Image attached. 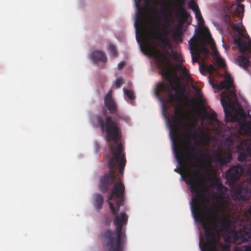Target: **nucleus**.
<instances>
[{
    "label": "nucleus",
    "mask_w": 251,
    "mask_h": 251,
    "mask_svg": "<svg viewBox=\"0 0 251 251\" xmlns=\"http://www.w3.org/2000/svg\"><path fill=\"white\" fill-rule=\"evenodd\" d=\"M98 121L102 129L105 130L106 133V141H113L115 146L109 147L112 154L108 161L109 170L100 177V189L105 193L114 184L110 194L108 196V203L110 209L114 215L113 224L115 226V232L111 230H106L103 235V244L105 251H124L126 243L125 231L123 230V226L126 225L128 216L125 212L118 214L120 207L125 200V187L121 181L118 169L120 175H122L126 164L125 153L123 152L121 143H119V129L116 123L112 121L110 117H107L105 123H103L101 118Z\"/></svg>",
    "instance_id": "obj_1"
},
{
    "label": "nucleus",
    "mask_w": 251,
    "mask_h": 251,
    "mask_svg": "<svg viewBox=\"0 0 251 251\" xmlns=\"http://www.w3.org/2000/svg\"><path fill=\"white\" fill-rule=\"evenodd\" d=\"M184 177L191 192L195 194L192 200L193 214L204 230L206 242H200L201 251H217L220 233L230 228V222L227 219L220 218L217 212L208 206V188L200 185V174L198 171H186Z\"/></svg>",
    "instance_id": "obj_2"
},
{
    "label": "nucleus",
    "mask_w": 251,
    "mask_h": 251,
    "mask_svg": "<svg viewBox=\"0 0 251 251\" xmlns=\"http://www.w3.org/2000/svg\"><path fill=\"white\" fill-rule=\"evenodd\" d=\"M220 90L225 89L221 93V101L224 108L225 119L226 122H236L239 127V133L241 135L251 136V120L247 121L246 114L242 109L233 111L234 106L231 97L235 96L233 80L231 76L226 75L224 80L218 84ZM237 159L240 161L246 160L248 157H251V139H246L237 145Z\"/></svg>",
    "instance_id": "obj_3"
},
{
    "label": "nucleus",
    "mask_w": 251,
    "mask_h": 251,
    "mask_svg": "<svg viewBox=\"0 0 251 251\" xmlns=\"http://www.w3.org/2000/svg\"><path fill=\"white\" fill-rule=\"evenodd\" d=\"M191 127L187 125L183 132L184 136L182 140L183 146L180 144H176L174 141V150L175 156L181 167L187 169L188 165L187 157L189 159V164L192 168L197 167L196 163L201 162L203 157V151L199 148L192 145L190 143V139L195 140L196 133H191Z\"/></svg>",
    "instance_id": "obj_4"
},
{
    "label": "nucleus",
    "mask_w": 251,
    "mask_h": 251,
    "mask_svg": "<svg viewBox=\"0 0 251 251\" xmlns=\"http://www.w3.org/2000/svg\"><path fill=\"white\" fill-rule=\"evenodd\" d=\"M136 33H157V0H134Z\"/></svg>",
    "instance_id": "obj_5"
},
{
    "label": "nucleus",
    "mask_w": 251,
    "mask_h": 251,
    "mask_svg": "<svg viewBox=\"0 0 251 251\" xmlns=\"http://www.w3.org/2000/svg\"><path fill=\"white\" fill-rule=\"evenodd\" d=\"M244 5L239 3L237 5L233 13L225 14L224 21L228 26L237 32V35L234 38V42L237 44L239 51L245 54H248L250 52V50L244 40V35L239 30L240 24L238 23H233L235 16L239 18H242L244 16Z\"/></svg>",
    "instance_id": "obj_6"
},
{
    "label": "nucleus",
    "mask_w": 251,
    "mask_h": 251,
    "mask_svg": "<svg viewBox=\"0 0 251 251\" xmlns=\"http://www.w3.org/2000/svg\"><path fill=\"white\" fill-rule=\"evenodd\" d=\"M234 226L240 227V230L235 232L234 241L243 243L251 238V205L248 210L239 214L234 220Z\"/></svg>",
    "instance_id": "obj_7"
},
{
    "label": "nucleus",
    "mask_w": 251,
    "mask_h": 251,
    "mask_svg": "<svg viewBox=\"0 0 251 251\" xmlns=\"http://www.w3.org/2000/svg\"><path fill=\"white\" fill-rule=\"evenodd\" d=\"M104 105H105V107L109 111V113L111 114L115 115V120H114L112 119V117L110 116H106L105 119H104L103 118V117H102L101 116H100V115H96L94 118V121L97 123V124H98V126L100 127L101 130L103 132H105V134H106L105 130L102 129V128L101 127V126H100V124L98 121V118L99 117L101 118V119H102V122L103 123H105L107 117H110L111 118V119L112 120V121L116 123V124L117 125V126H118V127L119 129V137H120V139L119 140V142L121 139L120 128L118 125L117 121L119 120V119H122V117L121 115H120L118 113L117 104L116 103V102L115 101L113 98H112L111 90L109 91L105 95L104 99ZM106 136L107 135H106V138H107Z\"/></svg>",
    "instance_id": "obj_8"
},
{
    "label": "nucleus",
    "mask_w": 251,
    "mask_h": 251,
    "mask_svg": "<svg viewBox=\"0 0 251 251\" xmlns=\"http://www.w3.org/2000/svg\"><path fill=\"white\" fill-rule=\"evenodd\" d=\"M232 159V154L229 151H221L218 150L213 151L211 159L218 167L222 168L230 163Z\"/></svg>",
    "instance_id": "obj_9"
},
{
    "label": "nucleus",
    "mask_w": 251,
    "mask_h": 251,
    "mask_svg": "<svg viewBox=\"0 0 251 251\" xmlns=\"http://www.w3.org/2000/svg\"><path fill=\"white\" fill-rule=\"evenodd\" d=\"M242 172L243 169L240 166H233L226 172V178L230 185H233L240 179Z\"/></svg>",
    "instance_id": "obj_10"
},
{
    "label": "nucleus",
    "mask_w": 251,
    "mask_h": 251,
    "mask_svg": "<svg viewBox=\"0 0 251 251\" xmlns=\"http://www.w3.org/2000/svg\"><path fill=\"white\" fill-rule=\"evenodd\" d=\"M192 60L193 62L198 61L201 56L200 41L198 37H193L189 42Z\"/></svg>",
    "instance_id": "obj_11"
},
{
    "label": "nucleus",
    "mask_w": 251,
    "mask_h": 251,
    "mask_svg": "<svg viewBox=\"0 0 251 251\" xmlns=\"http://www.w3.org/2000/svg\"><path fill=\"white\" fill-rule=\"evenodd\" d=\"M187 124H185L184 126V129H185V125ZM191 127V133H192V131H194L193 133H196L197 138L195 140H194V143L195 146H198L199 144H201L203 145H206L209 144L210 142L209 138L207 135H202L201 132V130L200 128L196 129V127L192 126L191 125L188 124Z\"/></svg>",
    "instance_id": "obj_12"
},
{
    "label": "nucleus",
    "mask_w": 251,
    "mask_h": 251,
    "mask_svg": "<svg viewBox=\"0 0 251 251\" xmlns=\"http://www.w3.org/2000/svg\"><path fill=\"white\" fill-rule=\"evenodd\" d=\"M159 0H158V11L159 10ZM159 17L158 15V68L159 67V57L161 53L160 50L158 48L160 44H161L163 48L165 50L166 49H171L172 45L169 40L167 38L161 39L160 37V31H159Z\"/></svg>",
    "instance_id": "obj_13"
},
{
    "label": "nucleus",
    "mask_w": 251,
    "mask_h": 251,
    "mask_svg": "<svg viewBox=\"0 0 251 251\" xmlns=\"http://www.w3.org/2000/svg\"><path fill=\"white\" fill-rule=\"evenodd\" d=\"M181 115L178 111L175 112L172 118V123L171 125V133L175 136L178 135V126L181 121Z\"/></svg>",
    "instance_id": "obj_14"
},
{
    "label": "nucleus",
    "mask_w": 251,
    "mask_h": 251,
    "mask_svg": "<svg viewBox=\"0 0 251 251\" xmlns=\"http://www.w3.org/2000/svg\"><path fill=\"white\" fill-rule=\"evenodd\" d=\"M184 0L181 3L178 2L176 4V16L179 18L180 20L185 21L189 16V13L187 12L183 4Z\"/></svg>",
    "instance_id": "obj_15"
},
{
    "label": "nucleus",
    "mask_w": 251,
    "mask_h": 251,
    "mask_svg": "<svg viewBox=\"0 0 251 251\" xmlns=\"http://www.w3.org/2000/svg\"><path fill=\"white\" fill-rule=\"evenodd\" d=\"M91 59L94 62H106L107 58L103 52L101 50L93 51L91 55Z\"/></svg>",
    "instance_id": "obj_16"
},
{
    "label": "nucleus",
    "mask_w": 251,
    "mask_h": 251,
    "mask_svg": "<svg viewBox=\"0 0 251 251\" xmlns=\"http://www.w3.org/2000/svg\"><path fill=\"white\" fill-rule=\"evenodd\" d=\"M93 204L95 207L98 211L100 210L104 201L103 196L100 194L96 193L93 195Z\"/></svg>",
    "instance_id": "obj_17"
},
{
    "label": "nucleus",
    "mask_w": 251,
    "mask_h": 251,
    "mask_svg": "<svg viewBox=\"0 0 251 251\" xmlns=\"http://www.w3.org/2000/svg\"><path fill=\"white\" fill-rule=\"evenodd\" d=\"M248 193L249 190L248 189H244L241 186H239L236 190V194L237 198L244 201H247L249 199Z\"/></svg>",
    "instance_id": "obj_18"
},
{
    "label": "nucleus",
    "mask_w": 251,
    "mask_h": 251,
    "mask_svg": "<svg viewBox=\"0 0 251 251\" xmlns=\"http://www.w3.org/2000/svg\"><path fill=\"white\" fill-rule=\"evenodd\" d=\"M181 92L183 95L185 104L186 105L190 106L191 107H194L198 102H200V100L194 98L190 99L187 95L184 94V89H181Z\"/></svg>",
    "instance_id": "obj_19"
},
{
    "label": "nucleus",
    "mask_w": 251,
    "mask_h": 251,
    "mask_svg": "<svg viewBox=\"0 0 251 251\" xmlns=\"http://www.w3.org/2000/svg\"><path fill=\"white\" fill-rule=\"evenodd\" d=\"M163 15V18L165 22H168L171 21L173 10L170 6H165L161 9Z\"/></svg>",
    "instance_id": "obj_20"
},
{
    "label": "nucleus",
    "mask_w": 251,
    "mask_h": 251,
    "mask_svg": "<svg viewBox=\"0 0 251 251\" xmlns=\"http://www.w3.org/2000/svg\"><path fill=\"white\" fill-rule=\"evenodd\" d=\"M237 62L239 66L245 69H247L249 66V57H247L243 55L239 56L237 58Z\"/></svg>",
    "instance_id": "obj_21"
},
{
    "label": "nucleus",
    "mask_w": 251,
    "mask_h": 251,
    "mask_svg": "<svg viewBox=\"0 0 251 251\" xmlns=\"http://www.w3.org/2000/svg\"><path fill=\"white\" fill-rule=\"evenodd\" d=\"M171 54L169 52L166 51V54H163L162 55H160L159 58L161 56L162 58L164 63L167 65L168 66H172V64L171 62L170 57L171 56ZM160 67V61L159 60V67L158 68L159 69Z\"/></svg>",
    "instance_id": "obj_22"
},
{
    "label": "nucleus",
    "mask_w": 251,
    "mask_h": 251,
    "mask_svg": "<svg viewBox=\"0 0 251 251\" xmlns=\"http://www.w3.org/2000/svg\"><path fill=\"white\" fill-rule=\"evenodd\" d=\"M162 75L164 77H166L167 79L168 80V81L171 84V87H173L172 82H173L174 80L173 78V75L171 71L168 69L163 72Z\"/></svg>",
    "instance_id": "obj_23"
},
{
    "label": "nucleus",
    "mask_w": 251,
    "mask_h": 251,
    "mask_svg": "<svg viewBox=\"0 0 251 251\" xmlns=\"http://www.w3.org/2000/svg\"><path fill=\"white\" fill-rule=\"evenodd\" d=\"M195 17L198 21V23L199 26H202L204 25V20L201 15V12L200 10H197L195 12Z\"/></svg>",
    "instance_id": "obj_24"
},
{
    "label": "nucleus",
    "mask_w": 251,
    "mask_h": 251,
    "mask_svg": "<svg viewBox=\"0 0 251 251\" xmlns=\"http://www.w3.org/2000/svg\"><path fill=\"white\" fill-rule=\"evenodd\" d=\"M201 35L205 39H210L212 40L210 33L206 27H204L203 29L201 31Z\"/></svg>",
    "instance_id": "obj_25"
},
{
    "label": "nucleus",
    "mask_w": 251,
    "mask_h": 251,
    "mask_svg": "<svg viewBox=\"0 0 251 251\" xmlns=\"http://www.w3.org/2000/svg\"><path fill=\"white\" fill-rule=\"evenodd\" d=\"M222 209L223 212L230 213L231 208L230 207V203L226 201L223 202L222 204Z\"/></svg>",
    "instance_id": "obj_26"
},
{
    "label": "nucleus",
    "mask_w": 251,
    "mask_h": 251,
    "mask_svg": "<svg viewBox=\"0 0 251 251\" xmlns=\"http://www.w3.org/2000/svg\"><path fill=\"white\" fill-rule=\"evenodd\" d=\"M125 94L126 97L128 98L129 100L132 101L135 99V97L134 95V93L132 91L130 90H126L124 89Z\"/></svg>",
    "instance_id": "obj_27"
},
{
    "label": "nucleus",
    "mask_w": 251,
    "mask_h": 251,
    "mask_svg": "<svg viewBox=\"0 0 251 251\" xmlns=\"http://www.w3.org/2000/svg\"><path fill=\"white\" fill-rule=\"evenodd\" d=\"M188 6L190 8L192 9L195 12L197 10H200L198 8V5L194 1V0H190L188 3Z\"/></svg>",
    "instance_id": "obj_28"
},
{
    "label": "nucleus",
    "mask_w": 251,
    "mask_h": 251,
    "mask_svg": "<svg viewBox=\"0 0 251 251\" xmlns=\"http://www.w3.org/2000/svg\"><path fill=\"white\" fill-rule=\"evenodd\" d=\"M177 68L178 70L182 71L184 75H187L188 74V71L187 70L185 66H182L181 64H178L177 66Z\"/></svg>",
    "instance_id": "obj_29"
},
{
    "label": "nucleus",
    "mask_w": 251,
    "mask_h": 251,
    "mask_svg": "<svg viewBox=\"0 0 251 251\" xmlns=\"http://www.w3.org/2000/svg\"><path fill=\"white\" fill-rule=\"evenodd\" d=\"M206 69L207 73L210 74L214 73L216 71L215 67L212 64H210L208 66H206Z\"/></svg>",
    "instance_id": "obj_30"
},
{
    "label": "nucleus",
    "mask_w": 251,
    "mask_h": 251,
    "mask_svg": "<svg viewBox=\"0 0 251 251\" xmlns=\"http://www.w3.org/2000/svg\"><path fill=\"white\" fill-rule=\"evenodd\" d=\"M216 113L214 111H213L211 112L209 117V119L210 120L213 121V122L218 123V119L216 118Z\"/></svg>",
    "instance_id": "obj_31"
},
{
    "label": "nucleus",
    "mask_w": 251,
    "mask_h": 251,
    "mask_svg": "<svg viewBox=\"0 0 251 251\" xmlns=\"http://www.w3.org/2000/svg\"><path fill=\"white\" fill-rule=\"evenodd\" d=\"M109 50L111 52V53L112 54V55L113 56H116L117 51H116V47L114 45H113L112 44H110L109 46Z\"/></svg>",
    "instance_id": "obj_32"
},
{
    "label": "nucleus",
    "mask_w": 251,
    "mask_h": 251,
    "mask_svg": "<svg viewBox=\"0 0 251 251\" xmlns=\"http://www.w3.org/2000/svg\"><path fill=\"white\" fill-rule=\"evenodd\" d=\"M200 65V70L201 74L202 75H205L207 74V69H206V66L205 65L201 64V63L199 64Z\"/></svg>",
    "instance_id": "obj_33"
},
{
    "label": "nucleus",
    "mask_w": 251,
    "mask_h": 251,
    "mask_svg": "<svg viewBox=\"0 0 251 251\" xmlns=\"http://www.w3.org/2000/svg\"><path fill=\"white\" fill-rule=\"evenodd\" d=\"M173 58L176 61L181 63L183 60L182 56L180 55L177 54L176 53H173Z\"/></svg>",
    "instance_id": "obj_34"
},
{
    "label": "nucleus",
    "mask_w": 251,
    "mask_h": 251,
    "mask_svg": "<svg viewBox=\"0 0 251 251\" xmlns=\"http://www.w3.org/2000/svg\"><path fill=\"white\" fill-rule=\"evenodd\" d=\"M217 63L220 67H224L225 66V63L224 60L221 58H218L217 60Z\"/></svg>",
    "instance_id": "obj_35"
},
{
    "label": "nucleus",
    "mask_w": 251,
    "mask_h": 251,
    "mask_svg": "<svg viewBox=\"0 0 251 251\" xmlns=\"http://www.w3.org/2000/svg\"><path fill=\"white\" fill-rule=\"evenodd\" d=\"M241 251H251V244L241 247Z\"/></svg>",
    "instance_id": "obj_36"
},
{
    "label": "nucleus",
    "mask_w": 251,
    "mask_h": 251,
    "mask_svg": "<svg viewBox=\"0 0 251 251\" xmlns=\"http://www.w3.org/2000/svg\"><path fill=\"white\" fill-rule=\"evenodd\" d=\"M123 83V80L121 78L117 79L116 80V86L117 88L121 87Z\"/></svg>",
    "instance_id": "obj_37"
},
{
    "label": "nucleus",
    "mask_w": 251,
    "mask_h": 251,
    "mask_svg": "<svg viewBox=\"0 0 251 251\" xmlns=\"http://www.w3.org/2000/svg\"><path fill=\"white\" fill-rule=\"evenodd\" d=\"M125 65V63L124 62L119 63L118 65V67L119 70L122 69L124 68Z\"/></svg>",
    "instance_id": "obj_38"
},
{
    "label": "nucleus",
    "mask_w": 251,
    "mask_h": 251,
    "mask_svg": "<svg viewBox=\"0 0 251 251\" xmlns=\"http://www.w3.org/2000/svg\"><path fill=\"white\" fill-rule=\"evenodd\" d=\"M153 94L157 98V83L155 84L153 87Z\"/></svg>",
    "instance_id": "obj_39"
},
{
    "label": "nucleus",
    "mask_w": 251,
    "mask_h": 251,
    "mask_svg": "<svg viewBox=\"0 0 251 251\" xmlns=\"http://www.w3.org/2000/svg\"><path fill=\"white\" fill-rule=\"evenodd\" d=\"M174 100V96L171 94H169V101L172 102Z\"/></svg>",
    "instance_id": "obj_40"
},
{
    "label": "nucleus",
    "mask_w": 251,
    "mask_h": 251,
    "mask_svg": "<svg viewBox=\"0 0 251 251\" xmlns=\"http://www.w3.org/2000/svg\"><path fill=\"white\" fill-rule=\"evenodd\" d=\"M157 87H158V98H159V95H160L159 93H160V88H161V86L159 83H158Z\"/></svg>",
    "instance_id": "obj_41"
},
{
    "label": "nucleus",
    "mask_w": 251,
    "mask_h": 251,
    "mask_svg": "<svg viewBox=\"0 0 251 251\" xmlns=\"http://www.w3.org/2000/svg\"><path fill=\"white\" fill-rule=\"evenodd\" d=\"M175 36L176 37H178V36H180V32L179 31L177 30L176 32H175Z\"/></svg>",
    "instance_id": "obj_42"
},
{
    "label": "nucleus",
    "mask_w": 251,
    "mask_h": 251,
    "mask_svg": "<svg viewBox=\"0 0 251 251\" xmlns=\"http://www.w3.org/2000/svg\"><path fill=\"white\" fill-rule=\"evenodd\" d=\"M205 156L206 158H210V154H209V153H206L205 154Z\"/></svg>",
    "instance_id": "obj_43"
},
{
    "label": "nucleus",
    "mask_w": 251,
    "mask_h": 251,
    "mask_svg": "<svg viewBox=\"0 0 251 251\" xmlns=\"http://www.w3.org/2000/svg\"><path fill=\"white\" fill-rule=\"evenodd\" d=\"M217 198L218 199H219V200H223V197H222V196H221V195L218 196L217 197Z\"/></svg>",
    "instance_id": "obj_44"
},
{
    "label": "nucleus",
    "mask_w": 251,
    "mask_h": 251,
    "mask_svg": "<svg viewBox=\"0 0 251 251\" xmlns=\"http://www.w3.org/2000/svg\"><path fill=\"white\" fill-rule=\"evenodd\" d=\"M176 95L177 96H178V97H180V95H181V94L178 92H176Z\"/></svg>",
    "instance_id": "obj_45"
},
{
    "label": "nucleus",
    "mask_w": 251,
    "mask_h": 251,
    "mask_svg": "<svg viewBox=\"0 0 251 251\" xmlns=\"http://www.w3.org/2000/svg\"><path fill=\"white\" fill-rule=\"evenodd\" d=\"M223 187V185L222 183H219L218 185V189H219L220 187Z\"/></svg>",
    "instance_id": "obj_46"
},
{
    "label": "nucleus",
    "mask_w": 251,
    "mask_h": 251,
    "mask_svg": "<svg viewBox=\"0 0 251 251\" xmlns=\"http://www.w3.org/2000/svg\"><path fill=\"white\" fill-rule=\"evenodd\" d=\"M203 50V51H204L205 52H208V50L206 48H204Z\"/></svg>",
    "instance_id": "obj_47"
},
{
    "label": "nucleus",
    "mask_w": 251,
    "mask_h": 251,
    "mask_svg": "<svg viewBox=\"0 0 251 251\" xmlns=\"http://www.w3.org/2000/svg\"><path fill=\"white\" fill-rule=\"evenodd\" d=\"M174 77L176 78V79L177 80V75H174Z\"/></svg>",
    "instance_id": "obj_48"
},
{
    "label": "nucleus",
    "mask_w": 251,
    "mask_h": 251,
    "mask_svg": "<svg viewBox=\"0 0 251 251\" xmlns=\"http://www.w3.org/2000/svg\"><path fill=\"white\" fill-rule=\"evenodd\" d=\"M210 82L212 87H214V84L213 82H212L211 81H210Z\"/></svg>",
    "instance_id": "obj_49"
},
{
    "label": "nucleus",
    "mask_w": 251,
    "mask_h": 251,
    "mask_svg": "<svg viewBox=\"0 0 251 251\" xmlns=\"http://www.w3.org/2000/svg\"><path fill=\"white\" fill-rule=\"evenodd\" d=\"M238 2H242V1H243L244 0H236Z\"/></svg>",
    "instance_id": "obj_50"
},
{
    "label": "nucleus",
    "mask_w": 251,
    "mask_h": 251,
    "mask_svg": "<svg viewBox=\"0 0 251 251\" xmlns=\"http://www.w3.org/2000/svg\"><path fill=\"white\" fill-rule=\"evenodd\" d=\"M216 194H214L213 195V197L216 196Z\"/></svg>",
    "instance_id": "obj_51"
},
{
    "label": "nucleus",
    "mask_w": 251,
    "mask_h": 251,
    "mask_svg": "<svg viewBox=\"0 0 251 251\" xmlns=\"http://www.w3.org/2000/svg\"><path fill=\"white\" fill-rule=\"evenodd\" d=\"M249 116L250 118H251V116L250 114H249Z\"/></svg>",
    "instance_id": "obj_52"
},
{
    "label": "nucleus",
    "mask_w": 251,
    "mask_h": 251,
    "mask_svg": "<svg viewBox=\"0 0 251 251\" xmlns=\"http://www.w3.org/2000/svg\"><path fill=\"white\" fill-rule=\"evenodd\" d=\"M204 111H205V112L206 113V109H205V110H204Z\"/></svg>",
    "instance_id": "obj_53"
},
{
    "label": "nucleus",
    "mask_w": 251,
    "mask_h": 251,
    "mask_svg": "<svg viewBox=\"0 0 251 251\" xmlns=\"http://www.w3.org/2000/svg\"><path fill=\"white\" fill-rule=\"evenodd\" d=\"M250 193L251 194V190Z\"/></svg>",
    "instance_id": "obj_54"
}]
</instances>
